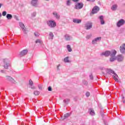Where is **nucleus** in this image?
<instances>
[{
  "label": "nucleus",
  "instance_id": "obj_1",
  "mask_svg": "<svg viewBox=\"0 0 125 125\" xmlns=\"http://www.w3.org/2000/svg\"><path fill=\"white\" fill-rule=\"evenodd\" d=\"M116 54H117V51L115 50H112L111 51H106L104 52L101 54V56L104 55L105 57H108V56H110V57H112L113 56H115Z\"/></svg>",
  "mask_w": 125,
  "mask_h": 125
},
{
  "label": "nucleus",
  "instance_id": "obj_2",
  "mask_svg": "<svg viewBox=\"0 0 125 125\" xmlns=\"http://www.w3.org/2000/svg\"><path fill=\"white\" fill-rule=\"evenodd\" d=\"M107 73L108 74H113V78L114 79V80H115V81L116 82H119V79H118V78H119V76H118V75H117V73H115V71H114L113 70L111 69H107Z\"/></svg>",
  "mask_w": 125,
  "mask_h": 125
},
{
  "label": "nucleus",
  "instance_id": "obj_3",
  "mask_svg": "<svg viewBox=\"0 0 125 125\" xmlns=\"http://www.w3.org/2000/svg\"><path fill=\"white\" fill-rule=\"evenodd\" d=\"M47 25L50 28H55L56 27V22L54 20H49L47 21Z\"/></svg>",
  "mask_w": 125,
  "mask_h": 125
},
{
  "label": "nucleus",
  "instance_id": "obj_4",
  "mask_svg": "<svg viewBox=\"0 0 125 125\" xmlns=\"http://www.w3.org/2000/svg\"><path fill=\"white\" fill-rule=\"evenodd\" d=\"M3 61H4L3 67L6 70H7L8 69V67L11 66V63H10L9 62H8L7 59H4Z\"/></svg>",
  "mask_w": 125,
  "mask_h": 125
},
{
  "label": "nucleus",
  "instance_id": "obj_5",
  "mask_svg": "<svg viewBox=\"0 0 125 125\" xmlns=\"http://www.w3.org/2000/svg\"><path fill=\"white\" fill-rule=\"evenodd\" d=\"M83 7V2H76L75 4V9H77V10H79L80 9H82Z\"/></svg>",
  "mask_w": 125,
  "mask_h": 125
},
{
  "label": "nucleus",
  "instance_id": "obj_6",
  "mask_svg": "<svg viewBox=\"0 0 125 125\" xmlns=\"http://www.w3.org/2000/svg\"><path fill=\"white\" fill-rule=\"evenodd\" d=\"M125 24V20L122 19H120L116 23L117 27L118 28H120L122 26H124Z\"/></svg>",
  "mask_w": 125,
  "mask_h": 125
},
{
  "label": "nucleus",
  "instance_id": "obj_7",
  "mask_svg": "<svg viewBox=\"0 0 125 125\" xmlns=\"http://www.w3.org/2000/svg\"><path fill=\"white\" fill-rule=\"evenodd\" d=\"M116 57V60L118 62H123L125 59V57L122 54L118 55Z\"/></svg>",
  "mask_w": 125,
  "mask_h": 125
},
{
  "label": "nucleus",
  "instance_id": "obj_8",
  "mask_svg": "<svg viewBox=\"0 0 125 125\" xmlns=\"http://www.w3.org/2000/svg\"><path fill=\"white\" fill-rule=\"evenodd\" d=\"M85 28L86 30H90L92 28V22L91 21H87L85 24Z\"/></svg>",
  "mask_w": 125,
  "mask_h": 125
},
{
  "label": "nucleus",
  "instance_id": "obj_9",
  "mask_svg": "<svg viewBox=\"0 0 125 125\" xmlns=\"http://www.w3.org/2000/svg\"><path fill=\"white\" fill-rule=\"evenodd\" d=\"M19 25L21 28L22 29V31H23L24 34H27V30L23 23L22 22H20Z\"/></svg>",
  "mask_w": 125,
  "mask_h": 125
},
{
  "label": "nucleus",
  "instance_id": "obj_10",
  "mask_svg": "<svg viewBox=\"0 0 125 125\" xmlns=\"http://www.w3.org/2000/svg\"><path fill=\"white\" fill-rule=\"evenodd\" d=\"M6 80L9 81V82H10L12 83H16V81L11 76H6Z\"/></svg>",
  "mask_w": 125,
  "mask_h": 125
},
{
  "label": "nucleus",
  "instance_id": "obj_11",
  "mask_svg": "<svg viewBox=\"0 0 125 125\" xmlns=\"http://www.w3.org/2000/svg\"><path fill=\"white\" fill-rule=\"evenodd\" d=\"M99 10H100L99 7L95 6L92 10V14H95V13H97Z\"/></svg>",
  "mask_w": 125,
  "mask_h": 125
},
{
  "label": "nucleus",
  "instance_id": "obj_12",
  "mask_svg": "<svg viewBox=\"0 0 125 125\" xmlns=\"http://www.w3.org/2000/svg\"><path fill=\"white\" fill-rule=\"evenodd\" d=\"M64 40L65 41H66L67 42H69L70 41H72L73 40V37L71 36L69 34H65L64 36Z\"/></svg>",
  "mask_w": 125,
  "mask_h": 125
},
{
  "label": "nucleus",
  "instance_id": "obj_13",
  "mask_svg": "<svg viewBox=\"0 0 125 125\" xmlns=\"http://www.w3.org/2000/svg\"><path fill=\"white\" fill-rule=\"evenodd\" d=\"M101 41V37H97L93 39L92 41V44H96L98 42Z\"/></svg>",
  "mask_w": 125,
  "mask_h": 125
},
{
  "label": "nucleus",
  "instance_id": "obj_14",
  "mask_svg": "<svg viewBox=\"0 0 125 125\" xmlns=\"http://www.w3.org/2000/svg\"><path fill=\"white\" fill-rule=\"evenodd\" d=\"M120 52L122 54H125V43H123L120 47Z\"/></svg>",
  "mask_w": 125,
  "mask_h": 125
},
{
  "label": "nucleus",
  "instance_id": "obj_15",
  "mask_svg": "<svg viewBox=\"0 0 125 125\" xmlns=\"http://www.w3.org/2000/svg\"><path fill=\"white\" fill-rule=\"evenodd\" d=\"M28 53V50L24 49L22 50L20 54V56L22 57L24 56V55H26Z\"/></svg>",
  "mask_w": 125,
  "mask_h": 125
},
{
  "label": "nucleus",
  "instance_id": "obj_16",
  "mask_svg": "<svg viewBox=\"0 0 125 125\" xmlns=\"http://www.w3.org/2000/svg\"><path fill=\"white\" fill-rule=\"evenodd\" d=\"M53 15L54 16V17H55V18L56 19H57L58 20H59V19H60V15H59L57 12H53Z\"/></svg>",
  "mask_w": 125,
  "mask_h": 125
},
{
  "label": "nucleus",
  "instance_id": "obj_17",
  "mask_svg": "<svg viewBox=\"0 0 125 125\" xmlns=\"http://www.w3.org/2000/svg\"><path fill=\"white\" fill-rule=\"evenodd\" d=\"M99 19L100 20L101 25H104L105 21H104V17L103 16H100L99 17Z\"/></svg>",
  "mask_w": 125,
  "mask_h": 125
},
{
  "label": "nucleus",
  "instance_id": "obj_18",
  "mask_svg": "<svg viewBox=\"0 0 125 125\" xmlns=\"http://www.w3.org/2000/svg\"><path fill=\"white\" fill-rule=\"evenodd\" d=\"M31 4L32 6L37 7V6H38V0H32L31 1Z\"/></svg>",
  "mask_w": 125,
  "mask_h": 125
},
{
  "label": "nucleus",
  "instance_id": "obj_19",
  "mask_svg": "<svg viewBox=\"0 0 125 125\" xmlns=\"http://www.w3.org/2000/svg\"><path fill=\"white\" fill-rule=\"evenodd\" d=\"M88 112L89 113L90 115L91 116H95V112L94 111V110L92 108H89L88 109Z\"/></svg>",
  "mask_w": 125,
  "mask_h": 125
},
{
  "label": "nucleus",
  "instance_id": "obj_20",
  "mask_svg": "<svg viewBox=\"0 0 125 125\" xmlns=\"http://www.w3.org/2000/svg\"><path fill=\"white\" fill-rule=\"evenodd\" d=\"M73 22L76 23L77 24H80L82 23V20L78 19H73Z\"/></svg>",
  "mask_w": 125,
  "mask_h": 125
},
{
  "label": "nucleus",
  "instance_id": "obj_21",
  "mask_svg": "<svg viewBox=\"0 0 125 125\" xmlns=\"http://www.w3.org/2000/svg\"><path fill=\"white\" fill-rule=\"evenodd\" d=\"M117 8H118V5L117 4L113 5L111 7V10H113V11H115V10L117 9Z\"/></svg>",
  "mask_w": 125,
  "mask_h": 125
},
{
  "label": "nucleus",
  "instance_id": "obj_22",
  "mask_svg": "<svg viewBox=\"0 0 125 125\" xmlns=\"http://www.w3.org/2000/svg\"><path fill=\"white\" fill-rule=\"evenodd\" d=\"M71 116V114L70 113H67L65 114L64 115V118L62 119V121H64L65 119H67V118H69Z\"/></svg>",
  "mask_w": 125,
  "mask_h": 125
},
{
  "label": "nucleus",
  "instance_id": "obj_23",
  "mask_svg": "<svg viewBox=\"0 0 125 125\" xmlns=\"http://www.w3.org/2000/svg\"><path fill=\"white\" fill-rule=\"evenodd\" d=\"M53 38H54V35L53 34V33L50 32L49 34V40H53Z\"/></svg>",
  "mask_w": 125,
  "mask_h": 125
},
{
  "label": "nucleus",
  "instance_id": "obj_24",
  "mask_svg": "<svg viewBox=\"0 0 125 125\" xmlns=\"http://www.w3.org/2000/svg\"><path fill=\"white\" fill-rule=\"evenodd\" d=\"M6 18L8 20H11V19L12 18V15L10 14H7L6 15Z\"/></svg>",
  "mask_w": 125,
  "mask_h": 125
},
{
  "label": "nucleus",
  "instance_id": "obj_25",
  "mask_svg": "<svg viewBox=\"0 0 125 125\" xmlns=\"http://www.w3.org/2000/svg\"><path fill=\"white\" fill-rule=\"evenodd\" d=\"M115 60H116V56H113L110 57V62H114V61H115Z\"/></svg>",
  "mask_w": 125,
  "mask_h": 125
},
{
  "label": "nucleus",
  "instance_id": "obj_26",
  "mask_svg": "<svg viewBox=\"0 0 125 125\" xmlns=\"http://www.w3.org/2000/svg\"><path fill=\"white\" fill-rule=\"evenodd\" d=\"M69 102H70V99H66L63 100V103L65 105H67V104H69Z\"/></svg>",
  "mask_w": 125,
  "mask_h": 125
},
{
  "label": "nucleus",
  "instance_id": "obj_27",
  "mask_svg": "<svg viewBox=\"0 0 125 125\" xmlns=\"http://www.w3.org/2000/svg\"><path fill=\"white\" fill-rule=\"evenodd\" d=\"M66 48H67L68 52H72V48H71V45H70L69 44L67 45Z\"/></svg>",
  "mask_w": 125,
  "mask_h": 125
},
{
  "label": "nucleus",
  "instance_id": "obj_28",
  "mask_svg": "<svg viewBox=\"0 0 125 125\" xmlns=\"http://www.w3.org/2000/svg\"><path fill=\"white\" fill-rule=\"evenodd\" d=\"M35 43H40V44H42V41L40 39H37L35 41Z\"/></svg>",
  "mask_w": 125,
  "mask_h": 125
},
{
  "label": "nucleus",
  "instance_id": "obj_29",
  "mask_svg": "<svg viewBox=\"0 0 125 125\" xmlns=\"http://www.w3.org/2000/svg\"><path fill=\"white\" fill-rule=\"evenodd\" d=\"M66 5H67V6L71 5V0H67L66 1Z\"/></svg>",
  "mask_w": 125,
  "mask_h": 125
},
{
  "label": "nucleus",
  "instance_id": "obj_30",
  "mask_svg": "<svg viewBox=\"0 0 125 125\" xmlns=\"http://www.w3.org/2000/svg\"><path fill=\"white\" fill-rule=\"evenodd\" d=\"M34 95H36V96L39 95V94H40V91L38 90L34 91Z\"/></svg>",
  "mask_w": 125,
  "mask_h": 125
},
{
  "label": "nucleus",
  "instance_id": "obj_31",
  "mask_svg": "<svg viewBox=\"0 0 125 125\" xmlns=\"http://www.w3.org/2000/svg\"><path fill=\"white\" fill-rule=\"evenodd\" d=\"M91 37H92V34L88 35L86 36V39L87 40H89V39H90V38H91Z\"/></svg>",
  "mask_w": 125,
  "mask_h": 125
},
{
  "label": "nucleus",
  "instance_id": "obj_32",
  "mask_svg": "<svg viewBox=\"0 0 125 125\" xmlns=\"http://www.w3.org/2000/svg\"><path fill=\"white\" fill-rule=\"evenodd\" d=\"M34 35L35 37H37L40 36V33H39V32H34Z\"/></svg>",
  "mask_w": 125,
  "mask_h": 125
},
{
  "label": "nucleus",
  "instance_id": "obj_33",
  "mask_svg": "<svg viewBox=\"0 0 125 125\" xmlns=\"http://www.w3.org/2000/svg\"><path fill=\"white\" fill-rule=\"evenodd\" d=\"M64 62H69V57H66L64 59Z\"/></svg>",
  "mask_w": 125,
  "mask_h": 125
},
{
  "label": "nucleus",
  "instance_id": "obj_34",
  "mask_svg": "<svg viewBox=\"0 0 125 125\" xmlns=\"http://www.w3.org/2000/svg\"><path fill=\"white\" fill-rule=\"evenodd\" d=\"M36 15H37V13L36 12L32 13L31 14L32 17H36Z\"/></svg>",
  "mask_w": 125,
  "mask_h": 125
},
{
  "label": "nucleus",
  "instance_id": "obj_35",
  "mask_svg": "<svg viewBox=\"0 0 125 125\" xmlns=\"http://www.w3.org/2000/svg\"><path fill=\"white\" fill-rule=\"evenodd\" d=\"M33 81H32V80H29V85H30V86H32V85H33Z\"/></svg>",
  "mask_w": 125,
  "mask_h": 125
},
{
  "label": "nucleus",
  "instance_id": "obj_36",
  "mask_svg": "<svg viewBox=\"0 0 125 125\" xmlns=\"http://www.w3.org/2000/svg\"><path fill=\"white\" fill-rule=\"evenodd\" d=\"M83 84H84V85H87V84H88V83H87V81H86L85 80H83Z\"/></svg>",
  "mask_w": 125,
  "mask_h": 125
},
{
  "label": "nucleus",
  "instance_id": "obj_37",
  "mask_svg": "<svg viewBox=\"0 0 125 125\" xmlns=\"http://www.w3.org/2000/svg\"><path fill=\"white\" fill-rule=\"evenodd\" d=\"M90 96V93H89V92H87L86 93V97H89Z\"/></svg>",
  "mask_w": 125,
  "mask_h": 125
},
{
  "label": "nucleus",
  "instance_id": "obj_38",
  "mask_svg": "<svg viewBox=\"0 0 125 125\" xmlns=\"http://www.w3.org/2000/svg\"><path fill=\"white\" fill-rule=\"evenodd\" d=\"M38 87H39V89L42 90V84H39L38 85Z\"/></svg>",
  "mask_w": 125,
  "mask_h": 125
},
{
  "label": "nucleus",
  "instance_id": "obj_39",
  "mask_svg": "<svg viewBox=\"0 0 125 125\" xmlns=\"http://www.w3.org/2000/svg\"><path fill=\"white\" fill-rule=\"evenodd\" d=\"M6 11H3L2 13V16H5L6 15Z\"/></svg>",
  "mask_w": 125,
  "mask_h": 125
},
{
  "label": "nucleus",
  "instance_id": "obj_40",
  "mask_svg": "<svg viewBox=\"0 0 125 125\" xmlns=\"http://www.w3.org/2000/svg\"><path fill=\"white\" fill-rule=\"evenodd\" d=\"M48 91H52V88L51 86H50L48 87Z\"/></svg>",
  "mask_w": 125,
  "mask_h": 125
},
{
  "label": "nucleus",
  "instance_id": "obj_41",
  "mask_svg": "<svg viewBox=\"0 0 125 125\" xmlns=\"http://www.w3.org/2000/svg\"><path fill=\"white\" fill-rule=\"evenodd\" d=\"M89 78H90V79L91 80H93V76H92V74H91L90 75H89Z\"/></svg>",
  "mask_w": 125,
  "mask_h": 125
},
{
  "label": "nucleus",
  "instance_id": "obj_42",
  "mask_svg": "<svg viewBox=\"0 0 125 125\" xmlns=\"http://www.w3.org/2000/svg\"><path fill=\"white\" fill-rule=\"evenodd\" d=\"M31 89H36V87L35 86H33V85L32 86H31Z\"/></svg>",
  "mask_w": 125,
  "mask_h": 125
},
{
  "label": "nucleus",
  "instance_id": "obj_43",
  "mask_svg": "<svg viewBox=\"0 0 125 125\" xmlns=\"http://www.w3.org/2000/svg\"><path fill=\"white\" fill-rule=\"evenodd\" d=\"M72 1H73V2H79L80 0H72Z\"/></svg>",
  "mask_w": 125,
  "mask_h": 125
},
{
  "label": "nucleus",
  "instance_id": "obj_44",
  "mask_svg": "<svg viewBox=\"0 0 125 125\" xmlns=\"http://www.w3.org/2000/svg\"><path fill=\"white\" fill-rule=\"evenodd\" d=\"M0 72H1V73H5V70H1L0 71Z\"/></svg>",
  "mask_w": 125,
  "mask_h": 125
},
{
  "label": "nucleus",
  "instance_id": "obj_45",
  "mask_svg": "<svg viewBox=\"0 0 125 125\" xmlns=\"http://www.w3.org/2000/svg\"><path fill=\"white\" fill-rule=\"evenodd\" d=\"M104 124L105 125H108V124L107 123V122H106V121H104Z\"/></svg>",
  "mask_w": 125,
  "mask_h": 125
},
{
  "label": "nucleus",
  "instance_id": "obj_46",
  "mask_svg": "<svg viewBox=\"0 0 125 125\" xmlns=\"http://www.w3.org/2000/svg\"><path fill=\"white\" fill-rule=\"evenodd\" d=\"M59 67H60V64H59V65L57 66V69H58V70H59Z\"/></svg>",
  "mask_w": 125,
  "mask_h": 125
},
{
  "label": "nucleus",
  "instance_id": "obj_47",
  "mask_svg": "<svg viewBox=\"0 0 125 125\" xmlns=\"http://www.w3.org/2000/svg\"><path fill=\"white\" fill-rule=\"evenodd\" d=\"M2 5V3H0V8H1Z\"/></svg>",
  "mask_w": 125,
  "mask_h": 125
},
{
  "label": "nucleus",
  "instance_id": "obj_48",
  "mask_svg": "<svg viewBox=\"0 0 125 125\" xmlns=\"http://www.w3.org/2000/svg\"><path fill=\"white\" fill-rule=\"evenodd\" d=\"M101 116L103 117V116H104V114L102 113V114H101Z\"/></svg>",
  "mask_w": 125,
  "mask_h": 125
},
{
  "label": "nucleus",
  "instance_id": "obj_49",
  "mask_svg": "<svg viewBox=\"0 0 125 125\" xmlns=\"http://www.w3.org/2000/svg\"><path fill=\"white\" fill-rule=\"evenodd\" d=\"M122 99H125V97L124 96H122Z\"/></svg>",
  "mask_w": 125,
  "mask_h": 125
},
{
  "label": "nucleus",
  "instance_id": "obj_50",
  "mask_svg": "<svg viewBox=\"0 0 125 125\" xmlns=\"http://www.w3.org/2000/svg\"><path fill=\"white\" fill-rule=\"evenodd\" d=\"M0 17H1V13H0Z\"/></svg>",
  "mask_w": 125,
  "mask_h": 125
},
{
  "label": "nucleus",
  "instance_id": "obj_51",
  "mask_svg": "<svg viewBox=\"0 0 125 125\" xmlns=\"http://www.w3.org/2000/svg\"><path fill=\"white\" fill-rule=\"evenodd\" d=\"M123 103H125V100L123 101Z\"/></svg>",
  "mask_w": 125,
  "mask_h": 125
},
{
  "label": "nucleus",
  "instance_id": "obj_52",
  "mask_svg": "<svg viewBox=\"0 0 125 125\" xmlns=\"http://www.w3.org/2000/svg\"><path fill=\"white\" fill-rule=\"evenodd\" d=\"M87 1H90V0H86Z\"/></svg>",
  "mask_w": 125,
  "mask_h": 125
},
{
  "label": "nucleus",
  "instance_id": "obj_53",
  "mask_svg": "<svg viewBox=\"0 0 125 125\" xmlns=\"http://www.w3.org/2000/svg\"><path fill=\"white\" fill-rule=\"evenodd\" d=\"M46 0L48 1V0Z\"/></svg>",
  "mask_w": 125,
  "mask_h": 125
}]
</instances>
